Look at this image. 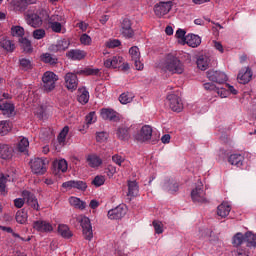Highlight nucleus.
<instances>
[{"instance_id":"obj_1","label":"nucleus","mask_w":256,"mask_h":256,"mask_svg":"<svg viewBox=\"0 0 256 256\" xmlns=\"http://www.w3.org/2000/svg\"><path fill=\"white\" fill-rule=\"evenodd\" d=\"M163 68L169 71L172 75H183L185 71V65L177 56L168 54L164 60Z\"/></svg>"},{"instance_id":"obj_2","label":"nucleus","mask_w":256,"mask_h":256,"mask_svg":"<svg viewBox=\"0 0 256 256\" xmlns=\"http://www.w3.org/2000/svg\"><path fill=\"white\" fill-rule=\"evenodd\" d=\"M57 81H59V77L54 72L47 71L42 76V88L49 93L55 89Z\"/></svg>"},{"instance_id":"obj_3","label":"nucleus","mask_w":256,"mask_h":256,"mask_svg":"<svg viewBox=\"0 0 256 256\" xmlns=\"http://www.w3.org/2000/svg\"><path fill=\"white\" fill-rule=\"evenodd\" d=\"M47 158H34L30 161V167L34 175H45L47 173Z\"/></svg>"},{"instance_id":"obj_4","label":"nucleus","mask_w":256,"mask_h":256,"mask_svg":"<svg viewBox=\"0 0 256 256\" xmlns=\"http://www.w3.org/2000/svg\"><path fill=\"white\" fill-rule=\"evenodd\" d=\"M77 221L82 227L84 239H86V241H91V239H93V227L91 226V220L86 216H82L77 218Z\"/></svg>"},{"instance_id":"obj_5","label":"nucleus","mask_w":256,"mask_h":256,"mask_svg":"<svg viewBox=\"0 0 256 256\" xmlns=\"http://www.w3.org/2000/svg\"><path fill=\"white\" fill-rule=\"evenodd\" d=\"M120 33L126 39H133L135 37V30H133V22L131 19L124 18L120 23Z\"/></svg>"},{"instance_id":"obj_6","label":"nucleus","mask_w":256,"mask_h":256,"mask_svg":"<svg viewBox=\"0 0 256 256\" xmlns=\"http://www.w3.org/2000/svg\"><path fill=\"white\" fill-rule=\"evenodd\" d=\"M206 75L209 81H212L213 83H218L219 85L227 81V74L222 71L208 70L206 72Z\"/></svg>"},{"instance_id":"obj_7","label":"nucleus","mask_w":256,"mask_h":256,"mask_svg":"<svg viewBox=\"0 0 256 256\" xmlns=\"http://www.w3.org/2000/svg\"><path fill=\"white\" fill-rule=\"evenodd\" d=\"M173 8V2H159L156 5H154V13L157 17L161 18L164 15H167L169 11Z\"/></svg>"},{"instance_id":"obj_8","label":"nucleus","mask_w":256,"mask_h":256,"mask_svg":"<svg viewBox=\"0 0 256 256\" xmlns=\"http://www.w3.org/2000/svg\"><path fill=\"white\" fill-rule=\"evenodd\" d=\"M167 99L171 111H174L175 113H181V111H183V102L179 96L176 94H169Z\"/></svg>"},{"instance_id":"obj_9","label":"nucleus","mask_w":256,"mask_h":256,"mask_svg":"<svg viewBox=\"0 0 256 256\" xmlns=\"http://www.w3.org/2000/svg\"><path fill=\"white\" fill-rule=\"evenodd\" d=\"M153 136V128L149 125H145L141 128L140 133L136 134L134 137L136 141H140L141 143H145V141H149Z\"/></svg>"},{"instance_id":"obj_10","label":"nucleus","mask_w":256,"mask_h":256,"mask_svg":"<svg viewBox=\"0 0 256 256\" xmlns=\"http://www.w3.org/2000/svg\"><path fill=\"white\" fill-rule=\"evenodd\" d=\"M191 197L194 203H206L207 198H205V190H203V185L196 186L191 191Z\"/></svg>"},{"instance_id":"obj_11","label":"nucleus","mask_w":256,"mask_h":256,"mask_svg":"<svg viewBox=\"0 0 256 256\" xmlns=\"http://www.w3.org/2000/svg\"><path fill=\"white\" fill-rule=\"evenodd\" d=\"M65 87L69 89V91H75L77 89V85H79V79L77 78V74L68 72L65 77Z\"/></svg>"},{"instance_id":"obj_12","label":"nucleus","mask_w":256,"mask_h":256,"mask_svg":"<svg viewBox=\"0 0 256 256\" xmlns=\"http://www.w3.org/2000/svg\"><path fill=\"white\" fill-rule=\"evenodd\" d=\"M64 189H78L79 191H87V182L81 180H70L62 184Z\"/></svg>"},{"instance_id":"obj_13","label":"nucleus","mask_w":256,"mask_h":256,"mask_svg":"<svg viewBox=\"0 0 256 256\" xmlns=\"http://www.w3.org/2000/svg\"><path fill=\"white\" fill-rule=\"evenodd\" d=\"M253 79V70L249 67L242 69L237 76L238 83L242 85H247Z\"/></svg>"},{"instance_id":"obj_14","label":"nucleus","mask_w":256,"mask_h":256,"mask_svg":"<svg viewBox=\"0 0 256 256\" xmlns=\"http://www.w3.org/2000/svg\"><path fill=\"white\" fill-rule=\"evenodd\" d=\"M127 213V210L123 208V206H117L116 208H113L108 211V218L111 220H118L123 219Z\"/></svg>"},{"instance_id":"obj_15","label":"nucleus","mask_w":256,"mask_h":256,"mask_svg":"<svg viewBox=\"0 0 256 256\" xmlns=\"http://www.w3.org/2000/svg\"><path fill=\"white\" fill-rule=\"evenodd\" d=\"M100 115L102 119H105L106 121H119V114L111 108L101 109Z\"/></svg>"},{"instance_id":"obj_16","label":"nucleus","mask_w":256,"mask_h":256,"mask_svg":"<svg viewBox=\"0 0 256 256\" xmlns=\"http://www.w3.org/2000/svg\"><path fill=\"white\" fill-rule=\"evenodd\" d=\"M33 229L41 233H47V231H53V226L47 221L38 220L33 222Z\"/></svg>"},{"instance_id":"obj_17","label":"nucleus","mask_w":256,"mask_h":256,"mask_svg":"<svg viewBox=\"0 0 256 256\" xmlns=\"http://www.w3.org/2000/svg\"><path fill=\"white\" fill-rule=\"evenodd\" d=\"M24 197L27 199V204L32 207V209H35V211H39V201L37 200V197L35 194L25 190L23 191Z\"/></svg>"},{"instance_id":"obj_18","label":"nucleus","mask_w":256,"mask_h":256,"mask_svg":"<svg viewBox=\"0 0 256 256\" xmlns=\"http://www.w3.org/2000/svg\"><path fill=\"white\" fill-rule=\"evenodd\" d=\"M164 189L168 193H177L179 191V182L174 178H167L164 182Z\"/></svg>"},{"instance_id":"obj_19","label":"nucleus","mask_w":256,"mask_h":256,"mask_svg":"<svg viewBox=\"0 0 256 256\" xmlns=\"http://www.w3.org/2000/svg\"><path fill=\"white\" fill-rule=\"evenodd\" d=\"M184 43H186V45H188L189 47H199V45H201V37L195 34H188L184 38Z\"/></svg>"},{"instance_id":"obj_20","label":"nucleus","mask_w":256,"mask_h":256,"mask_svg":"<svg viewBox=\"0 0 256 256\" xmlns=\"http://www.w3.org/2000/svg\"><path fill=\"white\" fill-rule=\"evenodd\" d=\"M123 63V57L121 56H113L111 59H107L104 61V66L107 69H117L118 65H121Z\"/></svg>"},{"instance_id":"obj_21","label":"nucleus","mask_w":256,"mask_h":256,"mask_svg":"<svg viewBox=\"0 0 256 256\" xmlns=\"http://www.w3.org/2000/svg\"><path fill=\"white\" fill-rule=\"evenodd\" d=\"M129 128L125 126L118 127L116 135L120 141H129L131 139V134L129 133Z\"/></svg>"},{"instance_id":"obj_22","label":"nucleus","mask_w":256,"mask_h":256,"mask_svg":"<svg viewBox=\"0 0 256 256\" xmlns=\"http://www.w3.org/2000/svg\"><path fill=\"white\" fill-rule=\"evenodd\" d=\"M66 56L72 61H81V59H85V51L83 50H70L66 53Z\"/></svg>"},{"instance_id":"obj_23","label":"nucleus","mask_w":256,"mask_h":256,"mask_svg":"<svg viewBox=\"0 0 256 256\" xmlns=\"http://www.w3.org/2000/svg\"><path fill=\"white\" fill-rule=\"evenodd\" d=\"M13 157V148L7 144H0V158L11 159Z\"/></svg>"},{"instance_id":"obj_24","label":"nucleus","mask_w":256,"mask_h":256,"mask_svg":"<svg viewBox=\"0 0 256 256\" xmlns=\"http://www.w3.org/2000/svg\"><path fill=\"white\" fill-rule=\"evenodd\" d=\"M57 17L58 16H51L50 18L48 17V24L54 33H61V29L63 28V26L61 25V23L57 22L59 21Z\"/></svg>"},{"instance_id":"obj_25","label":"nucleus","mask_w":256,"mask_h":256,"mask_svg":"<svg viewBox=\"0 0 256 256\" xmlns=\"http://www.w3.org/2000/svg\"><path fill=\"white\" fill-rule=\"evenodd\" d=\"M66 49H69V42L66 40H60L57 44H52L50 46V51H53V53H59L61 51H65Z\"/></svg>"},{"instance_id":"obj_26","label":"nucleus","mask_w":256,"mask_h":256,"mask_svg":"<svg viewBox=\"0 0 256 256\" xmlns=\"http://www.w3.org/2000/svg\"><path fill=\"white\" fill-rule=\"evenodd\" d=\"M27 23L31 27L37 29V27H41V25H43V20L37 14H30L28 15Z\"/></svg>"},{"instance_id":"obj_27","label":"nucleus","mask_w":256,"mask_h":256,"mask_svg":"<svg viewBox=\"0 0 256 256\" xmlns=\"http://www.w3.org/2000/svg\"><path fill=\"white\" fill-rule=\"evenodd\" d=\"M18 43L24 53H33V46L31 45V41L25 37H21L18 40Z\"/></svg>"},{"instance_id":"obj_28","label":"nucleus","mask_w":256,"mask_h":256,"mask_svg":"<svg viewBox=\"0 0 256 256\" xmlns=\"http://www.w3.org/2000/svg\"><path fill=\"white\" fill-rule=\"evenodd\" d=\"M77 101H79L81 105H87V103H89V91H87V88L78 89Z\"/></svg>"},{"instance_id":"obj_29","label":"nucleus","mask_w":256,"mask_h":256,"mask_svg":"<svg viewBox=\"0 0 256 256\" xmlns=\"http://www.w3.org/2000/svg\"><path fill=\"white\" fill-rule=\"evenodd\" d=\"M0 109L2 110L3 115H7V117H13V115H15V106L11 103L1 104Z\"/></svg>"},{"instance_id":"obj_30","label":"nucleus","mask_w":256,"mask_h":256,"mask_svg":"<svg viewBox=\"0 0 256 256\" xmlns=\"http://www.w3.org/2000/svg\"><path fill=\"white\" fill-rule=\"evenodd\" d=\"M58 233L64 239H71V237H73V232H71V230H69V226L65 224H61L58 226Z\"/></svg>"},{"instance_id":"obj_31","label":"nucleus","mask_w":256,"mask_h":256,"mask_svg":"<svg viewBox=\"0 0 256 256\" xmlns=\"http://www.w3.org/2000/svg\"><path fill=\"white\" fill-rule=\"evenodd\" d=\"M69 203L72 205V207H75V209H80L81 211L87 207V203L77 197H70Z\"/></svg>"},{"instance_id":"obj_32","label":"nucleus","mask_w":256,"mask_h":256,"mask_svg":"<svg viewBox=\"0 0 256 256\" xmlns=\"http://www.w3.org/2000/svg\"><path fill=\"white\" fill-rule=\"evenodd\" d=\"M0 47L4 49V51H7L8 53H13V51H15V44H13L11 40H8L5 38L0 40Z\"/></svg>"},{"instance_id":"obj_33","label":"nucleus","mask_w":256,"mask_h":256,"mask_svg":"<svg viewBox=\"0 0 256 256\" xmlns=\"http://www.w3.org/2000/svg\"><path fill=\"white\" fill-rule=\"evenodd\" d=\"M139 193V185L137 181H128V196L137 197Z\"/></svg>"},{"instance_id":"obj_34","label":"nucleus","mask_w":256,"mask_h":256,"mask_svg":"<svg viewBox=\"0 0 256 256\" xmlns=\"http://www.w3.org/2000/svg\"><path fill=\"white\" fill-rule=\"evenodd\" d=\"M41 61H43V63H47L48 65H57V63H59V59L50 53L42 54Z\"/></svg>"},{"instance_id":"obj_35","label":"nucleus","mask_w":256,"mask_h":256,"mask_svg":"<svg viewBox=\"0 0 256 256\" xmlns=\"http://www.w3.org/2000/svg\"><path fill=\"white\" fill-rule=\"evenodd\" d=\"M230 165H236V167H241L243 165V156L241 154H232L228 158Z\"/></svg>"},{"instance_id":"obj_36","label":"nucleus","mask_w":256,"mask_h":256,"mask_svg":"<svg viewBox=\"0 0 256 256\" xmlns=\"http://www.w3.org/2000/svg\"><path fill=\"white\" fill-rule=\"evenodd\" d=\"M229 213H231V206L222 203L217 207V215L219 217L225 218Z\"/></svg>"},{"instance_id":"obj_37","label":"nucleus","mask_w":256,"mask_h":256,"mask_svg":"<svg viewBox=\"0 0 256 256\" xmlns=\"http://www.w3.org/2000/svg\"><path fill=\"white\" fill-rule=\"evenodd\" d=\"M198 69H201V71H206V69L209 67V58L207 56H199L196 61Z\"/></svg>"},{"instance_id":"obj_38","label":"nucleus","mask_w":256,"mask_h":256,"mask_svg":"<svg viewBox=\"0 0 256 256\" xmlns=\"http://www.w3.org/2000/svg\"><path fill=\"white\" fill-rule=\"evenodd\" d=\"M13 124L9 121H0V137H5L11 131Z\"/></svg>"},{"instance_id":"obj_39","label":"nucleus","mask_w":256,"mask_h":256,"mask_svg":"<svg viewBox=\"0 0 256 256\" xmlns=\"http://www.w3.org/2000/svg\"><path fill=\"white\" fill-rule=\"evenodd\" d=\"M244 243H247V247H256V235L252 232H246L244 234Z\"/></svg>"},{"instance_id":"obj_40","label":"nucleus","mask_w":256,"mask_h":256,"mask_svg":"<svg viewBox=\"0 0 256 256\" xmlns=\"http://www.w3.org/2000/svg\"><path fill=\"white\" fill-rule=\"evenodd\" d=\"M8 177L9 176H5L3 173L0 174V193L3 196L7 195V182L9 181Z\"/></svg>"},{"instance_id":"obj_41","label":"nucleus","mask_w":256,"mask_h":256,"mask_svg":"<svg viewBox=\"0 0 256 256\" xmlns=\"http://www.w3.org/2000/svg\"><path fill=\"white\" fill-rule=\"evenodd\" d=\"M89 167L95 168V167H99V165H101V163H103V161H101V158H99L98 156L95 155H89L86 159Z\"/></svg>"},{"instance_id":"obj_42","label":"nucleus","mask_w":256,"mask_h":256,"mask_svg":"<svg viewBox=\"0 0 256 256\" xmlns=\"http://www.w3.org/2000/svg\"><path fill=\"white\" fill-rule=\"evenodd\" d=\"M54 169H57V171H61L62 173L67 172L68 166L67 161L65 159L54 161L53 162Z\"/></svg>"},{"instance_id":"obj_43","label":"nucleus","mask_w":256,"mask_h":256,"mask_svg":"<svg viewBox=\"0 0 256 256\" xmlns=\"http://www.w3.org/2000/svg\"><path fill=\"white\" fill-rule=\"evenodd\" d=\"M27 210H25V208H23L22 210H19L16 213V221L17 223H20V225H23L24 223L27 222Z\"/></svg>"},{"instance_id":"obj_44","label":"nucleus","mask_w":256,"mask_h":256,"mask_svg":"<svg viewBox=\"0 0 256 256\" xmlns=\"http://www.w3.org/2000/svg\"><path fill=\"white\" fill-rule=\"evenodd\" d=\"M232 243L234 247H239L240 245H243V243H245V235H243V233L241 232L236 233L233 237Z\"/></svg>"},{"instance_id":"obj_45","label":"nucleus","mask_w":256,"mask_h":256,"mask_svg":"<svg viewBox=\"0 0 256 256\" xmlns=\"http://www.w3.org/2000/svg\"><path fill=\"white\" fill-rule=\"evenodd\" d=\"M29 147V140L27 138H22L18 143L17 149L20 153H25Z\"/></svg>"},{"instance_id":"obj_46","label":"nucleus","mask_w":256,"mask_h":256,"mask_svg":"<svg viewBox=\"0 0 256 256\" xmlns=\"http://www.w3.org/2000/svg\"><path fill=\"white\" fill-rule=\"evenodd\" d=\"M11 33L13 35V37H23V35H25V29H23V27L21 26H13L11 28Z\"/></svg>"},{"instance_id":"obj_47","label":"nucleus","mask_w":256,"mask_h":256,"mask_svg":"<svg viewBox=\"0 0 256 256\" xmlns=\"http://www.w3.org/2000/svg\"><path fill=\"white\" fill-rule=\"evenodd\" d=\"M19 63L24 71H29V69H33V64H31V60L27 58L20 59Z\"/></svg>"},{"instance_id":"obj_48","label":"nucleus","mask_w":256,"mask_h":256,"mask_svg":"<svg viewBox=\"0 0 256 256\" xmlns=\"http://www.w3.org/2000/svg\"><path fill=\"white\" fill-rule=\"evenodd\" d=\"M129 53L132 57V61H135L137 59H141V52H139V47L137 46H132L130 49H129Z\"/></svg>"},{"instance_id":"obj_49","label":"nucleus","mask_w":256,"mask_h":256,"mask_svg":"<svg viewBox=\"0 0 256 256\" xmlns=\"http://www.w3.org/2000/svg\"><path fill=\"white\" fill-rule=\"evenodd\" d=\"M92 184L94 187H101L102 185H105V176L103 175H97L92 180Z\"/></svg>"},{"instance_id":"obj_50","label":"nucleus","mask_w":256,"mask_h":256,"mask_svg":"<svg viewBox=\"0 0 256 256\" xmlns=\"http://www.w3.org/2000/svg\"><path fill=\"white\" fill-rule=\"evenodd\" d=\"M109 139V133L102 131L96 133V141L97 143H105Z\"/></svg>"},{"instance_id":"obj_51","label":"nucleus","mask_w":256,"mask_h":256,"mask_svg":"<svg viewBox=\"0 0 256 256\" xmlns=\"http://www.w3.org/2000/svg\"><path fill=\"white\" fill-rule=\"evenodd\" d=\"M78 75H99V69H93V68H85L84 70H80L77 72Z\"/></svg>"},{"instance_id":"obj_52","label":"nucleus","mask_w":256,"mask_h":256,"mask_svg":"<svg viewBox=\"0 0 256 256\" xmlns=\"http://www.w3.org/2000/svg\"><path fill=\"white\" fill-rule=\"evenodd\" d=\"M119 101L122 105H127V103H131V101H133V96H129V93H122L119 96Z\"/></svg>"},{"instance_id":"obj_53","label":"nucleus","mask_w":256,"mask_h":256,"mask_svg":"<svg viewBox=\"0 0 256 256\" xmlns=\"http://www.w3.org/2000/svg\"><path fill=\"white\" fill-rule=\"evenodd\" d=\"M69 133V126H65L58 135V143H65V139Z\"/></svg>"},{"instance_id":"obj_54","label":"nucleus","mask_w":256,"mask_h":256,"mask_svg":"<svg viewBox=\"0 0 256 256\" xmlns=\"http://www.w3.org/2000/svg\"><path fill=\"white\" fill-rule=\"evenodd\" d=\"M119 46H121V40L119 39L109 40L106 42V47H108V49H115V47Z\"/></svg>"},{"instance_id":"obj_55","label":"nucleus","mask_w":256,"mask_h":256,"mask_svg":"<svg viewBox=\"0 0 256 256\" xmlns=\"http://www.w3.org/2000/svg\"><path fill=\"white\" fill-rule=\"evenodd\" d=\"M32 35H33L34 39H37V40L43 39L46 35L45 29H36L33 31Z\"/></svg>"},{"instance_id":"obj_56","label":"nucleus","mask_w":256,"mask_h":256,"mask_svg":"<svg viewBox=\"0 0 256 256\" xmlns=\"http://www.w3.org/2000/svg\"><path fill=\"white\" fill-rule=\"evenodd\" d=\"M153 227H154L155 233H157V235H161V233H163V223H161L157 220H154Z\"/></svg>"},{"instance_id":"obj_57","label":"nucleus","mask_w":256,"mask_h":256,"mask_svg":"<svg viewBox=\"0 0 256 256\" xmlns=\"http://www.w3.org/2000/svg\"><path fill=\"white\" fill-rule=\"evenodd\" d=\"M95 121H97V116L95 111H92L86 116V124L91 125L92 123H95Z\"/></svg>"},{"instance_id":"obj_58","label":"nucleus","mask_w":256,"mask_h":256,"mask_svg":"<svg viewBox=\"0 0 256 256\" xmlns=\"http://www.w3.org/2000/svg\"><path fill=\"white\" fill-rule=\"evenodd\" d=\"M80 42L82 45H91V36L87 34H82L80 37Z\"/></svg>"},{"instance_id":"obj_59","label":"nucleus","mask_w":256,"mask_h":256,"mask_svg":"<svg viewBox=\"0 0 256 256\" xmlns=\"http://www.w3.org/2000/svg\"><path fill=\"white\" fill-rule=\"evenodd\" d=\"M112 161L116 163V165H119V167H121V163L125 161V158H123L119 154H115L114 156H112Z\"/></svg>"},{"instance_id":"obj_60","label":"nucleus","mask_w":256,"mask_h":256,"mask_svg":"<svg viewBox=\"0 0 256 256\" xmlns=\"http://www.w3.org/2000/svg\"><path fill=\"white\" fill-rule=\"evenodd\" d=\"M186 33H187V32H185V30H183V29H178V30L176 31V37H177V39H182L183 43H185V38L187 37V36H185Z\"/></svg>"},{"instance_id":"obj_61","label":"nucleus","mask_w":256,"mask_h":256,"mask_svg":"<svg viewBox=\"0 0 256 256\" xmlns=\"http://www.w3.org/2000/svg\"><path fill=\"white\" fill-rule=\"evenodd\" d=\"M25 205V200L23 198H16L14 200V206L17 207V209H21Z\"/></svg>"},{"instance_id":"obj_62","label":"nucleus","mask_w":256,"mask_h":256,"mask_svg":"<svg viewBox=\"0 0 256 256\" xmlns=\"http://www.w3.org/2000/svg\"><path fill=\"white\" fill-rule=\"evenodd\" d=\"M204 89L206 91H215L217 89V86L211 82L204 83Z\"/></svg>"},{"instance_id":"obj_63","label":"nucleus","mask_w":256,"mask_h":256,"mask_svg":"<svg viewBox=\"0 0 256 256\" xmlns=\"http://www.w3.org/2000/svg\"><path fill=\"white\" fill-rule=\"evenodd\" d=\"M134 61V65H135V68L137 71H143V63H141V60L140 59H136V60H133Z\"/></svg>"},{"instance_id":"obj_64","label":"nucleus","mask_w":256,"mask_h":256,"mask_svg":"<svg viewBox=\"0 0 256 256\" xmlns=\"http://www.w3.org/2000/svg\"><path fill=\"white\" fill-rule=\"evenodd\" d=\"M76 27H79V29H81V31H87L89 24H87L85 22H79L76 24Z\"/></svg>"}]
</instances>
